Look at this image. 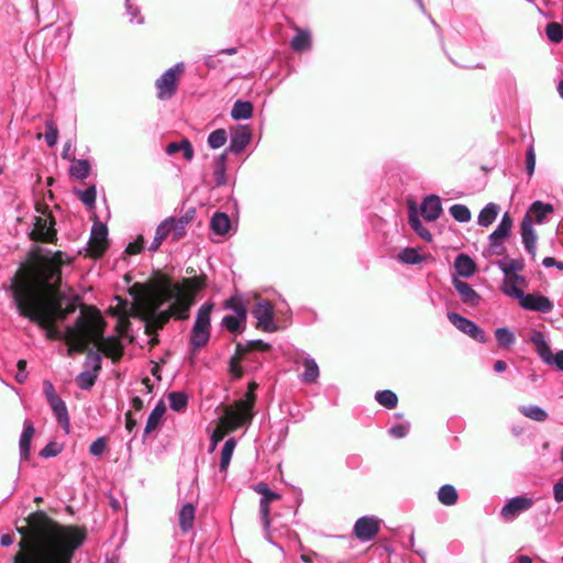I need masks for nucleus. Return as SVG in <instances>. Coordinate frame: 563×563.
<instances>
[{
    "label": "nucleus",
    "mask_w": 563,
    "mask_h": 563,
    "mask_svg": "<svg viewBox=\"0 0 563 563\" xmlns=\"http://www.w3.org/2000/svg\"><path fill=\"white\" fill-rule=\"evenodd\" d=\"M68 262L63 252L34 254L30 280L20 279L18 274L10 279V292L19 314L43 329L48 340L75 342L89 331L82 311L64 330L55 325L77 309L78 297L62 286L60 267Z\"/></svg>",
    "instance_id": "nucleus-1"
},
{
    "label": "nucleus",
    "mask_w": 563,
    "mask_h": 563,
    "mask_svg": "<svg viewBox=\"0 0 563 563\" xmlns=\"http://www.w3.org/2000/svg\"><path fill=\"white\" fill-rule=\"evenodd\" d=\"M24 547L15 555L14 563H71L75 551L86 539L84 529L60 526L42 511L26 519V526L18 528Z\"/></svg>",
    "instance_id": "nucleus-2"
},
{
    "label": "nucleus",
    "mask_w": 563,
    "mask_h": 563,
    "mask_svg": "<svg viewBox=\"0 0 563 563\" xmlns=\"http://www.w3.org/2000/svg\"><path fill=\"white\" fill-rule=\"evenodd\" d=\"M202 287L203 283L198 277L187 278L184 284L166 280L157 294L154 313H159L163 322L170 317L187 319L192 305L190 292H197Z\"/></svg>",
    "instance_id": "nucleus-3"
},
{
    "label": "nucleus",
    "mask_w": 563,
    "mask_h": 563,
    "mask_svg": "<svg viewBox=\"0 0 563 563\" xmlns=\"http://www.w3.org/2000/svg\"><path fill=\"white\" fill-rule=\"evenodd\" d=\"M212 309L213 305L211 302H205L197 311L190 334V346L192 350H199L203 347L210 340Z\"/></svg>",
    "instance_id": "nucleus-4"
},
{
    "label": "nucleus",
    "mask_w": 563,
    "mask_h": 563,
    "mask_svg": "<svg viewBox=\"0 0 563 563\" xmlns=\"http://www.w3.org/2000/svg\"><path fill=\"white\" fill-rule=\"evenodd\" d=\"M212 309L213 305L211 302H205L197 311L190 334V346L192 350H199L203 347L210 340Z\"/></svg>",
    "instance_id": "nucleus-5"
},
{
    "label": "nucleus",
    "mask_w": 563,
    "mask_h": 563,
    "mask_svg": "<svg viewBox=\"0 0 563 563\" xmlns=\"http://www.w3.org/2000/svg\"><path fill=\"white\" fill-rule=\"evenodd\" d=\"M183 71L184 64L177 63L156 79L155 88L159 100H169L175 96L178 88V80Z\"/></svg>",
    "instance_id": "nucleus-6"
},
{
    "label": "nucleus",
    "mask_w": 563,
    "mask_h": 563,
    "mask_svg": "<svg viewBox=\"0 0 563 563\" xmlns=\"http://www.w3.org/2000/svg\"><path fill=\"white\" fill-rule=\"evenodd\" d=\"M254 492H256L257 494H260L262 497H261V500H260V517H261V522H262V526H263V529L265 530L266 532V540L271 543H273V541L271 540L269 538V528H271V519H269V516H271V504L275 500H279L282 498V496L278 494V493H275L273 492L268 484L264 483V482H261L258 484H256L254 487H253Z\"/></svg>",
    "instance_id": "nucleus-7"
},
{
    "label": "nucleus",
    "mask_w": 563,
    "mask_h": 563,
    "mask_svg": "<svg viewBox=\"0 0 563 563\" xmlns=\"http://www.w3.org/2000/svg\"><path fill=\"white\" fill-rule=\"evenodd\" d=\"M530 341L536 346V351L542 362L563 372V350L553 353L541 331H533Z\"/></svg>",
    "instance_id": "nucleus-8"
},
{
    "label": "nucleus",
    "mask_w": 563,
    "mask_h": 563,
    "mask_svg": "<svg viewBox=\"0 0 563 563\" xmlns=\"http://www.w3.org/2000/svg\"><path fill=\"white\" fill-rule=\"evenodd\" d=\"M253 406L254 397L251 396L249 399L241 400L236 409H228L223 418L227 427L231 430H236L245 423L251 422L253 418Z\"/></svg>",
    "instance_id": "nucleus-9"
},
{
    "label": "nucleus",
    "mask_w": 563,
    "mask_h": 563,
    "mask_svg": "<svg viewBox=\"0 0 563 563\" xmlns=\"http://www.w3.org/2000/svg\"><path fill=\"white\" fill-rule=\"evenodd\" d=\"M251 312L257 320V328L269 333L277 331L278 328L274 320V307L268 300H258Z\"/></svg>",
    "instance_id": "nucleus-10"
},
{
    "label": "nucleus",
    "mask_w": 563,
    "mask_h": 563,
    "mask_svg": "<svg viewBox=\"0 0 563 563\" xmlns=\"http://www.w3.org/2000/svg\"><path fill=\"white\" fill-rule=\"evenodd\" d=\"M448 319L456 329L467 334L473 340L479 343L487 342V335L485 331L471 319H467L460 313L452 311L448 312Z\"/></svg>",
    "instance_id": "nucleus-11"
},
{
    "label": "nucleus",
    "mask_w": 563,
    "mask_h": 563,
    "mask_svg": "<svg viewBox=\"0 0 563 563\" xmlns=\"http://www.w3.org/2000/svg\"><path fill=\"white\" fill-rule=\"evenodd\" d=\"M380 522L375 516H363L355 521L353 533L360 541L369 542L378 534Z\"/></svg>",
    "instance_id": "nucleus-12"
},
{
    "label": "nucleus",
    "mask_w": 563,
    "mask_h": 563,
    "mask_svg": "<svg viewBox=\"0 0 563 563\" xmlns=\"http://www.w3.org/2000/svg\"><path fill=\"white\" fill-rule=\"evenodd\" d=\"M534 504L531 497L516 496L506 501L500 510V517L507 522L514 521L521 514L528 511Z\"/></svg>",
    "instance_id": "nucleus-13"
},
{
    "label": "nucleus",
    "mask_w": 563,
    "mask_h": 563,
    "mask_svg": "<svg viewBox=\"0 0 563 563\" xmlns=\"http://www.w3.org/2000/svg\"><path fill=\"white\" fill-rule=\"evenodd\" d=\"M87 362L92 365V371L81 372L76 377V384L82 390H89L95 385L101 369V355L98 352H89Z\"/></svg>",
    "instance_id": "nucleus-14"
},
{
    "label": "nucleus",
    "mask_w": 563,
    "mask_h": 563,
    "mask_svg": "<svg viewBox=\"0 0 563 563\" xmlns=\"http://www.w3.org/2000/svg\"><path fill=\"white\" fill-rule=\"evenodd\" d=\"M511 228L512 219L509 213L506 212L497 228L488 236L489 246L495 254L500 255L505 251L501 241L510 234Z\"/></svg>",
    "instance_id": "nucleus-15"
},
{
    "label": "nucleus",
    "mask_w": 563,
    "mask_h": 563,
    "mask_svg": "<svg viewBox=\"0 0 563 563\" xmlns=\"http://www.w3.org/2000/svg\"><path fill=\"white\" fill-rule=\"evenodd\" d=\"M32 238L42 242H53L56 236L54 221L51 217H35Z\"/></svg>",
    "instance_id": "nucleus-16"
},
{
    "label": "nucleus",
    "mask_w": 563,
    "mask_h": 563,
    "mask_svg": "<svg viewBox=\"0 0 563 563\" xmlns=\"http://www.w3.org/2000/svg\"><path fill=\"white\" fill-rule=\"evenodd\" d=\"M252 140V131L249 125H239L232 133L230 139L229 147L225 148L227 154L229 152L233 154H240L243 152Z\"/></svg>",
    "instance_id": "nucleus-17"
},
{
    "label": "nucleus",
    "mask_w": 563,
    "mask_h": 563,
    "mask_svg": "<svg viewBox=\"0 0 563 563\" xmlns=\"http://www.w3.org/2000/svg\"><path fill=\"white\" fill-rule=\"evenodd\" d=\"M520 306L530 311L549 313L553 309V302L545 296L540 294H526Z\"/></svg>",
    "instance_id": "nucleus-18"
},
{
    "label": "nucleus",
    "mask_w": 563,
    "mask_h": 563,
    "mask_svg": "<svg viewBox=\"0 0 563 563\" xmlns=\"http://www.w3.org/2000/svg\"><path fill=\"white\" fill-rule=\"evenodd\" d=\"M420 211L426 221L432 222L438 220L442 213L440 197L437 195L427 196L421 202Z\"/></svg>",
    "instance_id": "nucleus-19"
},
{
    "label": "nucleus",
    "mask_w": 563,
    "mask_h": 563,
    "mask_svg": "<svg viewBox=\"0 0 563 563\" xmlns=\"http://www.w3.org/2000/svg\"><path fill=\"white\" fill-rule=\"evenodd\" d=\"M107 236H108L107 225L101 222L93 223L91 233H90V245L93 249V252L97 256L102 255V253L107 249V244H108Z\"/></svg>",
    "instance_id": "nucleus-20"
},
{
    "label": "nucleus",
    "mask_w": 563,
    "mask_h": 563,
    "mask_svg": "<svg viewBox=\"0 0 563 563\" xmlns=\"http://www.w3.org/2000/svg\"><path fill=\"white\" fill-rule=\"evenodd\" d=\"M553 212L554 207L551 203L536 200L530 205L529 210L523 218L532 220V224H542L547 221V217Z\"/></svg>",
    "instance_id": "nucleus-21"
},
{
    "label": "nucleus",
    "mask_w": 563,
    "mask_h": 563,
    "mask_svg": "<svg viewBox=\"0 0 563 563\" xmlns=\"http://www.w3.org/2000/svg\"><path fill=\"white\" fill-rule=\"evenodd\" d=\"M520 231L525 250L534 258L537 253V233L533 229L532 220L523 218Z\"/></svg>",
    "instance_id": "nucleus-22"
},
{
    "label": "nucleus",
    "mask_w": 563,
    "mask_h": 563,
    "mask_svg": "<svg viewBox=\"0 0 563 563\" xmlns=\"http://www.w3.org/2000/svg\"><path fill=\"white\" fill-rule=\"evenodd\" d=\"M453 286L460 295L461 300L471 307H476L481 302V296L474 290V288L466 282L457 278L453 279Z\"/></svg>",
    "instance_id": "nucleus-23"
},
{
    "label": "nucleus",
    "mask_w": 563,
    "mask_h": 563,
    "mask_svg": "<svg viewBox=\"0 0 563 563\" xmlns=\"http://www.w3.org/2000/svg\"><path fill=\"white\" fill-rule=\"evenodd\" d=\"M71 35V22L56 27L54 31V41L49 44L51 49L54 52L64 51L68 46Z\"/></svg>",
    "instance_id": "nucleus-24"
},
{
    "label": "nucleus",
    "mask_w": 563,
    "mask_h": 563,
    "mask_svg": "<svg viewBox=\"0 0 563 563\" xmlns=\"http://www.w3.org/2000/svg\"><path fill=\"white\" fill-rule=\"evenodd\" d=\"M227 162H228V154L227 151L218 155L213 159L212 168H213V180L214 185L217 187H222L227 185L228 177H227Z\"/></svg>",
    "instance_id": "nucleus-25"
},
{
    "label": "nucleus",
    "mask_w": 563,
    "mask_h": 563,
    "mask_svg": "<svg viewBox=\"0 0 563 563\" xmlns=\"http://www.w3.org/2000/svg\"><path fill=\"white\" fill-rule=\"evenodd\" d=\"M290 47L294 52H307L312 47L311 33L307 29L296 27V34L290 41Z\"/></svg>",
    "instance_id": "nucleus-26"
},
{
    "label": "nucleus",
    "mask_w": 563,
    "mask_h": 563,
    "mask_svg": "<svg viewBox=\"0 0 563 563\" xmlns=\"http://www.w3.org/2000/svg\"><path fill=\"white\" fill-rule=\"evenodd\" d=\"M165 153L169 156H173L176 153H181L187 162H191L195 156L194 147L188 139L168 143L165 147Z\"/></svg>",
    "instance_id": "nucleus-27"
},
{
    "label": "nucleus",
    "mask_w": 563,
    "mask_h": 563,
    "mask_svg": "<svg viewBox=\"0 0 563 563\" xmlns=\"http://www.w3.org/2000/svg\"><path fill=\"white\" fill-rule=\"evenodd\" d=\"M454 269L459 276L467 278L474 275L476 264L467 254L461 253L454 260Z\"/></svg>",
    "instance_id": "nucleus-28"
},
{
    "label": "nucleus",
    "mask_w": 563,
    "mask_h": 563,
    "mask_svg": "<svg viewBox=\"0 0 563 563\" xmlns=\"http://www.w3.org/2000/svg\"><path fill=\"white\" fill-rule=\"evenodd\" d=\"M47 402L51 406L58 423L68 432L69 416L65 401L60 397H57Z\"/></svg>",
    "instance_id": "nucleus-29"
},
{
    "label": "nucleus",
    "mask_w": 563,
    "mask_h": 563,
    "mask_svg": "<svg viewBox=\"0 0 563 563\" xmlns=\"http://www.w3.org/2000/svg\"><path fill=\"white\" fill-rule=\"evenodd\" d=\"M196 508L191 503H186L181 506L178 512L179 528L183 532H188L194 527Z\"/></svg>",
    "instance_id": "nucleus-30"
},
{
    "label": "nucleus",
    "mask_w": 563,
    "mask_h": 563,
    "mask_svg": "<svg viewBox=\"0 0 563 563\" xmlns=\"http://www.w3.org/2000/svg\"><path fill=\"white\" fill-rule=\"evenodd\" d=\"M166 411V406L165 404L163 402V400H159L156 406L153 408V410L151 411L147 420H146V424H145V428H144V434L147 435L150 434L151 432H153L157 426L159 424L164 413Z\"/></svg>",
    "instance_id": "nucleus-31"
},
{
    "label": "nucleus",
    "mask_w": 563,
    "mask_h": 563,
    "mask_svg": "<svg viewBox=\"0 0 563 563\" xmlns=\"http://www.w3.org/2000/svg\"><path fill=\"white\" fill-rule=\"evenodd\" d=\"M210 228L214 234L224 235L231 229V220L224 212H216L210 221Z\"/></svg>",
    "instance_id": "nucleus-32"
},
{
    "label": "nucleus",
    "mask_w": 563,
    "mask_h": 563,
    "mask_svg": "<svg viewBox=\"0 0 563 563\" xmlns=\"http://www.w3.org/2000/svg\"><path fill=\"white\" fill-rule=\"evenodd\" d=\"M196 214L195 208H188L185 213L179 217H174L173 225L175 227V241L180 240L186 234V227L189 222L192 221L194 217Z\"/></svg>",
    "instance_id": "nucleus-33"
},
{
    "label": "nucleus",
    "mask_w": 563,
    "mask_h": 563,
    "mask_svg": "<svg viewBox=\"0 0 563 563\" xmlns=\"http://www.w3.org/2000/svg\"><path fill=\"white\" fill-rule=\"evenodd\" d=\"M253 104L250 101L236 100L231 109V118L235 121L249 120L253 115Z\"/></svg>",
    "instance_id": "nucleus-34"
},
{
    "label": "nucleus",
    "mask_w": 563,
    "mask_h": 563,
    "mask_svg": "<svg viewBox=\"0 0 563 563\" xmlns=\"http://www.w3.org/2000/svg\"><path fill=\"white\" fill-rule=\"evenodd\" d=\"M512 279L514 280L505 279L504 284L501 286V290H503V292L505 295L518 299L519 302L521 303V301H522L523 297L526 296V294H525V291L521 288H519L516 285V282H520V283L523 282V277L518 275V274H515Z\"/></svg>",
    "instance_id": "nucleus-35"
},
{
    "label": "nucleus",
    "mask_w": 563,
    "mask_h": 563,
    "mask_svg": "<svg viewBox=\"0 0 563 563\" xmlns=\"http://www.w3.org/2000/svg\"><path fill=\"white\" fill-rule=\"evenodd\" d=\"M499 212L498 205L494 202L487 203L479 212L477 217V223L481 227H489L497 218Z\"/></svg>",
    "instance_id": "nucleus-36"
},
{
    "label": "nucleus",
    "mask_w": 563,
    "mask_h": 563,
    "mask_svg": "<svg viewBox=\"0 0 563 563\" xmlns=\"http://www.w3.org/2000/svg\"><path fill=\"white\" fill-rule=\"evenodd\" d=\"M305 372L301 374L300 379L306 384L314 383L319 377V366L311 356L303 358Z\"/></svg>",
    "instance_id": "nucleus-37"
},
{
    "label": "nucleus",
    "mask_w": 563,
    "mask_h": 563,
    "mask_svg": "<svg viewBox=\"0 0 563 563\" xmlns=\"http://www.w3.org/2000/svg\"><path fill=\"white\" fill-rule=\"evenodd\" d=\"M90 163L87 159H74L69 167V175L78 180L86 179L90 174Z\"/></svg>",
    "instance_id": "nucleus-38"
},
{
    "label": "nucleus",
    "mask_w": 563,
    "mask_h": 563,
    "mask_svg": "<svg viewBox=\"0 0 563 563\" xmlns=\"http://www.w3.org/2000/svg\"><path fill=\"white\" fill-rule=\"evenodd\" d=\"M235 446H236V440L234 438H230L224 442V445L221 450V457H220V464H219V471L221 473L227 472V470L230 465L233 452L235 450Z\"/></svg>",
    "instance_id": "nucleus-39"
},
{
    "label": "nucleus",
    "mask_w": 563,
    "mask_h": 563,
    "mask_svg": "<svg viewBox=\"0 0 563 563\" xmlns=\"http://www.w3.org/2000/svg\"><path fill=\"white\" fill-rule=\"evenodd\" d=\"M438 499L444 506H453L457 503L459 494L451 484L442 485L438 490Z\"/></svg>",
    "instance_id": "nucleus-40"
},
{
    "label": "nucleus",
    "mask_w": 563,
    "mask_h": 563,
    "mask_svg": "<svg viewBox=\"0 0 563 563\" xmlns=\"http://www.w3.org/2000/svg\"><path fill=\"white\" fill-rule=\"evenodd\" d=\"M408 223L410 228L424 241L430 242L432 240V234L430 231L422 224L421 220L418 218L416 211L411 209L408 217Z\"/></svg>",
    "instance_id": "nucleus-41"
},
{
    "label": "nucleus",
    "mask_w": 563,
    "mask_h": 563,
    "mask_svg": "<svg viewBox=\"0 0 563 563\" xmlns=\"http://www.w3.org/2000/svg\"><path fill=\"white\" fill-rule=\"evenodd\" d=\"M519 411L525 417L538 422L545 421L548 418V412L543 408L536 405L520 406Z\"/></svg>",
    "instance_id": "nucleus-42"
},
{
    "label": "nucleus",
    "mask_w": 563,
    "mask_h": 563,
    "mask_svg": "<svg viewBox=\"0 0 563 563\" xmlns=\"http://www.w3.org/2000/svg\"><path fill=\"white\" fill-rule=\"evenodd\" d=\"M271 345L262 340H250L246 343H238L236 344V354L239 357H242L245 353L257 350V351H267Z\"/></svg>",
    "instance_id": "nucleus-43"
},
{
    "label": "nucleus",
    "mask_w": 563,
    "mask_h": 563,
    "mask_svg": "<svg viewBox=\"0 0 563 563\" xmlns=\"http://www.w3.org/2000/svg\"><path fill=\"white\" fill-rule=\"evenodd\" d=\"M495 338L498 345L504 349L512 346L516 342L515 333L507 327L497 328L495 330Z\"/></svg>",
    "instance_id": "nucleus-44"
},
{
    "label": "nucleus",
    "mask_w": 563,
    "mask_h": 563,
    "mask_svg": "<svg viewBox=\"0 0 563 563\" xmlns=\"http://www.w3.org/2000/svg\"><path fill=\"white\" fill-rule=\"evenodd\" d=\"M375 400L387 409H394L398 404L397 395L389 389L377 391L375 394Z\"/></svg>",
    "instance_id": "nucleus-45"
},
{
    "label": "nucleus",
    "mask_w": 563,
    "mask_h": 563,
    "mask_svg": "<svg viewBox=\"0 0 563 563\" xmlns=\"http://www.w3.org/2000/svg\"><path fill=\"white\" fill-rule=\"evenodd\" d=\"M246 319L228 314L222 319V325L231 333H241L245 327Z\"/></svg>",
    "instance_id": "nucleus-46"
},
{
    "label": "nucleus",
    "mask_w": 563,
    "mask_h": 563,
    "mask_svg": "<svg viewBox=\"0 0 563 563\" xmlns=\"http://www.w3.org/2000/svg\"><path fill=\"white\" fill-rule=\"evenodd\" d=\"M398 260L401 263L417 265L424 261V257L413 247H406L398 254Z\"/></svg>",
    "instance_id": "nucleus-47"
},
{
    "label": "nucleus",
    "mask_w": 563,
    "mask_h": 563,
    "mask_svg": "<svg viewBox=\"0 0 563 563\" xmlns=\"http://www.w3.org/2000/svg\"><path fill=\"white\" fill-rule=\"evenodd\" d=\"M228 141V133L224 129H217L208 135V145L212 150L222 147Z\"/></svg>",
    "instance_id": "nucleus-48"
},
{
    "label": "nucleus",
    "mask_w": 563,
    "mask_h": 563,
    "mask_svg": "<svg viewBox=\"0 0 563 563\" xmlns=\"http://www.w3.org/2000/svg\"><path fill=\"white\" fill-rule=\"evenodd\" d=\"M174 217H168L163 220L156 228L155 236L161 240H165L169 234L173 235V240L175 241V227L173 225Z\"/></svg>",
    "instance_id": "nucleus-49"
},
{
    "label": "nucleus",
    "mask_w": 563,
    "mask_h": 563,
    "mask_svg": "<svg viewBox=\"0 0 563 563\" xmlns=\"http://www.w3.org/2000/svg\"><path fill=\"white\" fill-rule=\"evenodd\" d=\"M169 407L174 411H180L187 407L188 397L181 391H172L168 395Z\"/></svg>",
    "instance_id": "nucleus-50"
},
{
    "label": "nucleus",
    "mask_w": 563,
    "mask_h": 563,
    "mask_svg": "<svg viewBox=\"0 0 563 563\" xmlns=\"http://www.w3.org/2000/svg\"><path fill=\"white\" fill-rule=\"evenodd\" d=\"M497 265L506 276L511 273L519 272L523 268L522 260L517 258H505L499 261Z\"/></svg>",
    "instance_id": "nucleus-51"
},
{
    "label": "nucleus",
    "mask_w": 563,
    "mask_h": 563,
    "mask_svg": "<svg viewBox=\"0 0 563 563\" xmlns=\"http://www.w3.org/2000/svg\"><path fill=\"white\" fill-rule=\"evenodd\" d=\"M75 192L79 196L81 202L88 208L92 209L96 205L97 198V189L96 186L92 185L85 190L76 189Z\"/></svg>",
    "instance_id": "nucleus-52"
},
{
    "label": "nucleus",
    "mask_w": 563,
    "mask_h": 563,
    "mask_svg": "<svg viewBox=\"0 0 563 563\" xmlns=\"http://www.w3.org/2000/svg\"><path fill=\"white\" fill-rule=\"evenodd\" d=\"M139 0H125V10L131 23L142 24L143 16L140 12Z\"/></svg>",
    "instance_id": "nucleus-53"
},
{
    "label": "nucleus",
    "mask_w": 563,
    "mask_h": 563,
    "mask_svg": "<svg viewBox=\"0 0 563 563\" xmlns=\"http://www.w3.org/2000/svg\"><path fill=\"white\" fill-rule=\"evenodd\" d=\"M450 214L460 223H466L471 220V211L465 205L456 203L450 208Z\"/></svg>",
    "instance_id": "nucleus-54"
},
{
    "label": "nucleus",
    "mask_w": 563,
    "mask_h": 563,
    "mask_svg": "<svg viewBox=\"0 0 563 563\" xmlns=\"http://www.w3.org/2000/svg\"><path fill=\"white\" fill-rule=\"evenodd\" d=\"M46 132L44 134L45 141L49 147H53L57 143L58 129L53 120L45 122Z\"/></svg>",
    "instance_id": "nucleus-55"
},
{
    "label": "nucleus",
    "mask_w": 563,
    "mask_h": 563,
    "mask_svg": "<svg viewBox=\"0 0 563 563\" xmlns=\"http://www.w3.org/2000/svg\"><path fill=\"white\" fill-rule=\"evenodd\" d=\"M225 308L232 310L235 314L242 319H246L247 312L244 303L236 298H230L225 302Z\"/></svg>",
    "instance_id": "nucleus-56"
},
{
    "label": "nucleus",
    "mask_w": 563,
    "mask_h": 563,
    "mask_svg": "<svg viewBox=\"0 0 563 563\" xmlns=\"http://www.w3.org/2000/svg\"><path fill=\"white\" fill-rule=\"evenodd\" d=\"M548 38L553 43H560L563 38V31L559 23L551 22L545 27Z\"/></svg>",
    "instance_id": "nucleus-57"
},
{
    "label": "nucleus",
    "mask_w": 563,
    "mask_h": 563,
    "mask_svg": "<svg viewBox=\"0 0 563 563\" xmlns=\"http://www.w3.org/2000/svg\"><path fill=\"white\" fill-rule=\"evenodd\" d=\"M536 152L533 144H530L526 151V173L528 177H532L536 169Z\"/></svg>",
    "instance_id": "nucleus-58"
},
{
    "label": "nucleus",
    "mask_w": 563,
    "mask_h": 563,
    "mask_svg": "<svg viewBox=\"0 0 563 563\" xmlns=\"http://www.w3.org/2000/svg\"><path fill=\"white\" fill-rule=\"evenodd\" d=\"M409 430H410V423L404 422V423L395 424L391 428H389L388 433L390 437H393L395 439H402L409 433Z\"/></svg>",
    "instance_id": "nucleus-59"
},
{
    "label": "nucleus",
    "mask_w": 563,
    "mask_h": 563,
    "mask_svg": "<svg viewBox=\"0 0 563 563\" xmlns=\"http://www.w3.org/2000/svg\"><path fill=\"white\" fill-rule=\"evenodd\" d=\"M107 448V440L103 437L95 440L89 446V453L93 456H101Z\"/></svg>",
    "instance_id": "nucleus-60"
},
{
    "label": "nucleus",
    "mask_w": 563,
    "mask_h": 563,
    "mask_svg": "<svg viewBox=\"0 0 563 563\" xmlns=\"http://www.w3.org/2000/svg\"><path fill=\"white\" fill-rule=\"evenodd\" d=\"M31 438L26 437V435H22L20 437V441H19V448H20V459L21 461H26L29 460V456H30V450H31Z\"/></svg>",
    "instance_id": "nucleus-61"
},
{
    "label": "nucleus",
    "mask_w": 563,
    "mask_h": 563,
    "mask_svg": "<svg viewBox=\"0 0 563 563\" xmlns=\"http://www.w3.org/2000/svg\"><path fill=\"white\" fill-rule=\"evenodd\" d=\"M59 452L60 449L58 444L55 442H49L40 451V456L45 459L54 457L57 456Z\"/></svg>",
    "instance_id": "nucleus-62"
},
{
    "label": "nucleus",
    "mask_w": 563,
    "mask_h": 563,
    "mask_svg": "<svg viewBox=\"0 0 563 563\" xmlns=\"http://www.w3.org/2000/svg\"><path fill=\"white\" fill-rule=\"evenodd\" d=\"M18 372L15 374V380L19 384H23L27 379L26 361L19 360L16 363Z\"/></svg>",
    "instance_id": "nucleus-63"
},
{
    "label": "nucleus",
    "mask_w": 563,
    "mask_h": 563,
    "mask_svg": "<svg viewBox=\"0 0 563 563\" xmlns=\"http://www.w3.org/2000/svg\"><path fill=\"white\" fill-rule=\"evenodd\" d=\"M553 497L555 501H563V477H561L553 486Z\"/></svg>",
    "instance_id": "nucleus-64"
}]
</instances>
